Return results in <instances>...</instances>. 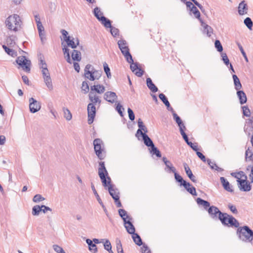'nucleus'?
I'll list each match as a JSON object with an SVG mask.
<instances>
[{
	"instance_id": "nucleus-1",
	"label": "nucleus",
	"mask_w": 253,
	"mask_h": 253,
	"mask_svg": "<svg viewBox=\"0 0 253 253\" xmlns=\"http://www.w3.org/2000/svg\"><path fill=\"white\" fill-rule=\"evenodd\" d=\"M99 167L98 168V175L101 180L103 185L105 187H108L109 194L113 198L114 201H117L119 199V192L117 189L114 188L113 186L110 184L111 178L110 177H106L108 173L105 167L104 162H99Z\"/></svg>"
},
{
	"instance_id": "nucleus-2",
	"label": "nucleus",
	"mask_w": 253,
	"mask_h": 253,
	"mask_svg": "<svg viewBox=\"0 0 253 253\" xmlns=\"http://www.w3.org/2000/svg\"><path fill=\"white\" fill-rule=\"evenodd\" d=\"M240 240L244 242H252L253 240V231L249 226L239 227L236 232Z\"/></svg>"
},
{
	"instance_id": "nucleus-3",
	"label": "nucleus",
	"mask_w": 253,
	"mask_h": 253,
	"mask_svg": "<svg viewBox=\"0 0 253 253\" xmlns=\"http://www.w3.org/2000/svg\"><path fill=\"white\" fill-rule=\"evenodd\" d=\"M84 77L90 81L99 80L102 75L101 70H97L89 64H87L84 69Z\"/></svg>"
},
{
	"instance_id": "nucleus-4",
	"label": "nucleus",
	"mask_w": 253,
	"mask_h": 253,
	"mask_svg": "<svg viewBox=\"0 0 253 253\" xmlns=\"http://www.w3.org/2000/svg\"><path fill=\"white\" fill-rule=\"evenodd\" d=\"M21 22L20 17L17 14H14L8 16L6 19L5 24L7 28L10 30L16 32L18 27L20 26Z\"/></svg>"
},
{
	"instance_id": "nucleus-5",
	"label": "nucleus",
	"mask_w": 253,
	"mask_h": 253,
	"mask_svg": "<svg viewBox=\"0 0 253 253\" xmlns=\"http://www.w3.org/2000/svg\"><path fill=\"white\" fill-rule=\"evenodd\" d=\"M235 177L237 178L238 187L241 191L247 192L251 190V185L247 180V176L243 174V171L239 172Z\"/></svg>"
},
{
	"instance_id": "nucleus-6",
	"label": "nucleus",
	"mask_w": 253,
	"mask_h": 253,
	"mask_svg": "<svg viewBox=\"0 0 253 253\" xmlns=\"http://www.w3.org/2000/svg\"><path fill=\"white\" fill-rule=\"evenodd\" d=\"M208 212L212 218L218 219L222 223H225V217L228 216L227 213H222L217 207L213 206L209 208Z\"/></svg>"
},
{
	"instance_id": "nucleus-7",
	"label": "nucleus",
	"mask_w": 253,
	"mask_h": 253,
	"mask_svg": "<svg viewBox=\"0 0 253 253\" xmlns=\"http://www.w3.org/2000/svg\"><path fill=\"white\" fill-rule=\"evenodd\" d=\"M94 151L100 160H103L106 156L103 141L99 138L95 139L93 141Z\"/></svg>"
},
{
	"instance_id": "nucleus-8",
	"label": "nucleus",
	"mask_w": 253,
	"mask_h": 253,
	"mask_svg": "<svg viewBox=\"0 0 253 253\" xmlns=\"http://www.w3.org/2000/svg\"><path fill=\"white\" fill-rule=\"evenodd\" d=\"M147 127H139L136 132V136L138 138L140 137H142L144 144L146 146L151 147L154 144L152 140L146 134L147 132Z\"/></svg>"
},
{
	"instance_id": "nucleus-9",
	"label": "nucleus",
	"mask_w": 253,
	"mask_h": 253,
	"mask_svg": "<svg viewBox=\"0 0 253 253\" xmlns=\"http://www.w3.org/2000/svg\"><path fill=\"white\" fill-rule=\"evenodd\" d=\"M16 62L25 71L30 72L31 61L27 59L26 56H20L18 57L16 60Z\"/></svg>"
},
{
	"instance_id": "nucleus-10",
	"label": "nucleus",
	"mask_w": 253,
	"mask_h": 253,
	"mask_svg": "<svg viewBox=\"0 0 253 253\" xmlns=\"http://www.w3.org/2000/svg\"><path fill=\"white\" fill-rule=\"evenodd\" d=\"M29 109L32 113L39 111L41 108V103L33 97L29 98Z\"/></svg>"
},
{
	"instance_id": "nucleus-11",
	"label": "nucleus",
	"mask_w": 253,
	"mask_h": 253,
	"mask_svg": "<svg viewBox=\"0 0 253 253\" xmlns=\"http://www.w3.org/2000/svg\"><path fill=\"white\" fill-rule=\"evenodd\" d=\"M88 124L91 125L94 120L96 114V108L93 103H89L87 105Z\"/></svg>"
},
{
	"instance_id": "nucleus-12",
	"label": "nucleus",
	"mask_w": 253,
	"mask_h": 253,
	"mask_svg": "<svg viewBox=\"0 0 253 253\" xmlns=\"http://www.w3.org/2000/svg\"><path fill=\"white\" fill-rule=\"evenodd\" d=\"M222 224L229 227H234L238 228L240 227V223L238 220L233 216L229 214L225 217V223Z\"/></svg>"
},
{
	"instance_id": "nucleus-13",
	"label": "nucleus",
	"mask_w": 253,
	"mask_h": 253,
	"mask_svg": "<svg viewBox=\"0 0 253 253\" xmlns=\"http://www.w3.org/2000/svg\"><path fill=\"white\" fill-rule=\"evenodd\" d=\"M104 99L108 102L113 103L116 102L117 96L115 92L109 91L104 94Z\"/></svg>"
},
{
	"instance_id": "nucleus-14",
	"label": "nucleus",
	"mask_w": 253,
	"mask_h": 253,
	"mask_svg": "<svg viewBox=\"0 0 253 253\" xmlns=\"http://www.w3.org/2000/svg\"><path fill=\"white\" fill-rule=\"evenodd\" d=\"M138 63L136 62L130 64V68L132 72L138 77H141L144 74V71L138 67Z\"/></svg>"
},
{
	"instance_id": "nucleus-15",
	"label": "nucleus",
	"mask_w": 253,
	"mask_h": 253,
	"mask_svg": "<svg viewBox=\"0 0 253 253\" xmlns=\"http://www.w3.org/2000/svg\"><path fill=\"white\" fill-rule=\"evenodd\" d=\"M248 6L245 0L242 1L238 6V13L240 15H243L248 13Z\"/></svg>"
},
{
	"instance_id": "nucleus-16",
	"label": "nucleus",
	"mask_w": 253,
	"mask_h": 253,
	"mask_svg": "<svg viewBox=\"0 0 253 253\" xmlns=\"http://www.w3.org/2000/svg\"><path fill=\"white\" fill-rule=\"evenodd\" d=\"M201 25L204 28L203 33L206 34L208 37H211L213 32L212 28L206 23H205L203 19H200Z\"/></svg>"
},
{
	"instance_id": "nucleus-17",
	"label": "nucleus",
	"mask_w": 253,
	"mask_h": 253,
	"mask_svg": "<svg viewBox=\"0 0 253 253\" xmlns=\"http://www.w3.org/2000/svg\"><path fill=\"white\" fill-rule=\"evenodd\" d=\"M237 95L239 99L240 103L242 105L247 102V98L246 93L243 90H237Z\"/></svg>"
},
{
	"instance_id": "nucleus-18",
	"label": "nucleus",
	"mask_w": 253,
	"mask_h": 253,
	"mask_svg": "<svg viewBox=\"0 0 253 253\" xmlns=\"http://www.w3.org/2000/svg\"><path fill=\"white\" fill-rule=\"evenodd\" d=\"M88 97L89 100L91 101L90 103H93L95 105L96 103H98L99 105L101 103V100L99 99L98 96L94 94V92L90 91L88 94Z\"/></svg>"
},
{
	"instance_id": "nucleus-19",
	"label": "nucleus",
	"mask_w": 253,
	"mask_h": 253,
	"mask_svg": "<svg viewBox=\"0 0 253 253\" xmlns=\"http://www.w3.org/2000/svg\"><path fill=\"white\" fill-rule=\"evenodd\" d=\"M90 90V91H95L98 93L101 94L105 91V88L104 85L98 84L91 86Z\"/></svg>"
},
{
	"instance_id": "nucleus-20",
	"label": "nucleus",
	"mask_w": 253,
	"mask_h": 253,
	"mask_svg": "<svg viewBox=\"0 0 253 253\" xmlns=\"http://www.w3.org/2000/svg\"><path fill=\"white\" fill-rule=\"evenodd\" d=\"M183 166L184 168L185 172L187 176H188V177L190 179L191 181H192L194 182H196L197 181L196 177L193 174L192 171L191 170L190 168L188 167L187 164L184 163L183 164Z\"/></svg>"
},
{
	"instance_id": "nucleus-21",
	"label": "nucleus",
	"mask_w": 253,
	"mask_h": 253,
	"mask_svg": "<svg viewBox=\"0 0 253 253\" xmlns=\"http://www.w3.org/2000/svg\"><path fill=\"white\" fill-rule=\"evenodd\" d=\"M146 84L149 89L153 92H156L158 90V87L153 83L152 80L150 78L146 79Z\"/></svg>"
},
{
	"instance_id": "nucleus-22",
	"label": "nucleus",
	"mask_w": 253,
	"mask_h": 253,
	"mask_svg": "<svg viewBox=\"0 0 253 253\" xmlns=\"http://www.w3.org/2000/svg\"><path fill=\"white\" fill-rule=\"evenodd\" d=\"M124 224L127 232L129 234H131L135 232V230L134 226L133 225L132 223L129 220H127V221L124 223Z\"/></svg>"
},
{
	"instance_id": "nucleus-23",
	"label": "nucleus",
	"mask_w": 253,
	"mask_h": 253,
	"mask_svg": "<svg viewBox=\"0 0 253 253\" xmlns=\"http://www.w3.org/2000/svg\"><path fill=\"white\" fill-rule=\"evenodd\" d=\"M99 21L101 22V24L106 28H110L112 27L111 21L104 16H101V19Z\"/></svg>"
},
{
	"instance_id": "nucleus-24",
	"label": "nucleus",
	"mask_w": 253,
	"mask_h": 253,
	"mask_svg": "<svg viewBox=\"0 0 253 253\" xmlns=\"http://www.w3.org/2000/svg\"><path fill=\"white\" fill-rule=\"evenodd\" d=\"M220 181L224 187V188L228 192H232L233 189L231 188L229 182L226 180L224 177L220 178Z\"/></svg>"
},
{
	"instance_id": "nucleus-25",
	"label": "nucleus",
	"mask_w": 253,
	"mask_h": 253,
	"mask_svg": "<svg viewBox=\"0 0 253 253\" xmlns=\"http://www.w3.org/2000/svg\"><path fill=\"white\" fill-rule=\"evenodd\" d=\"M232 78L235 89L236 90L240 89L242 88V85L239 79L235 74H233L232 75Z\"/></svg>"
},
{
	"instance_id": "nucleus-26",
	"label": "nucleus",
	"mask_w": 253,
	"mask_h": 253,
	"mask_svg": "<svg viewBox=\"0 0 253 253\" xmlns=\"http://www.w3.org/2000/svg\"><path fill=\"white\" fill-rule=\"evenodd\" d=\"M86 243L88 246L89 250L93 253H96L97 252V248L96 245L93 243L92 241L90 239H87L86 240Z\"/></svg>"
},
{
	"instance_id": "nucleus-27",
	"label": "nucleus",
	"mask_w": 253,
	"mask_h": 253,
	"mask_svg": "<svg viewBox=\"0 0 253 253\" xmlns=\"http://www.w3.org/2000/svg\"><path fill=\"white\" fill-rule=\"evenodd\" d=\"M2 48L4 50L5 52L8 54L9 55L14 57L17 56V52L15 51L14 50L10 48L9 47H7L5 45H2Z\"/></svg>"
},
{
	"instance_id": "nucleus-28",
	"label": "nucleus",
	"mask_w": 253,
	"mask_h": 253,
	"mask_svg": "<svg viewBox=\"0 0 253 253\" xmlns=\"http://www.w3.org/2000/svg\"><path fill=\"white\" fill-rule=\"evenodd\" d=\"M207 162L208 165L210 166V168L211 169H215V170L218 172H221L223 171V169L218 167L214 162H211V161L210 159H207Z\"/></svg>"
},
{
	"instance_id": "nucleus-29",
	"label": "nucleus",
	"mask_w": 253,
	"mask_h": 253,
	"mask_svg": "<svg viewBox=\"0 0 253 253\" xmlns=\"http://www.w3.org/2000/svg\"><path fill=\"white\" fill-rule=\"evenodd\" d=\"M72 58L74 61H81L82 59L81 52L77 50L74 49L72 53Z\"/></svg>"
},
{
	"instance_id": "nucleus-30",
	"label": "nucleus",
	"mask_w": 253,
	"mask_h": 253,
	"mask_svg": "<svg viewBox=\"0 0 253 253\" xmlns=\"http://www.w3.org/2000/svg\"><path fill=\"white\" fill-rule=\"evenodd\" d=\"M189 14L190 15H192V14H193L194 17L197 19H198L200 22V19H202L201 18L200 12L196 6H194L192 8H191V10H190V11Z\"/></svg>"
},
{
	"instance_id": "nucleus-31",
	"label": "nucleus",
	"mask_w": 253,
	"mask_h": 253,
	"mask_svg": "<svg viewBox=\"0 0 253 253\" xmlns=\"http://www.w3.org/2000/svg\"><path fill=\"white\" fill-rule=\"evenodd\" d=\"M131 235H132V238L133 239L134 242L136 245H137L139 246L142 245V240H141L140 236L138 234L134 232V233L131 234Z\"/></svg>"
},
{
	"instance_id": "nucleus-32",
	"label": "nucleus",
	"mask_w": 253,
	"mask_h": 253,
	"mask_svg": "<svg viewBox=\"0 0 253 253\" xmlns=\"http://www.w3.org/2000/svg\"><path fill=\"white\" fill-rule=\"evenodd\" d=\"M196 202L199 205L202 206L205 209H207L208 208L210 207V204L209 202L204 200L200 198H198L196 199Z\"/></svg>"
},
{
	"instance_id": "nucleus-33",
	"label": "nucleus",
	"mask_w": 253,
	"mask_h": 253,
	"mask_svg": "<svg viewBox=\"0 0 253 253\" xmlns=\"http://www.w3.org/2000/svg\"><path fill=\"white\" fill-rule=\"evenodd\" d=\"M118 44L119 48L120 49V50L121 51V52L122 51V50L125 51L126 50H129L128 46L127 45L126 46H122V44H127V42L125 40H119L118 42Z\"/></svg>"
},
{
	"instance_id": "nucleus-34",
	"label": "nucleus",
	"mask_w": 253,
	"mask_h": 253,
	"mask_svg": "<svg viewBox=\"0 0 253 253\" xmlns=\"http://www.w3.org/2000/svg\"><path fill=\"white\" fill-rule=\"evenodd\" d=\"M15 36H11L6 39V43L9 47H12L15 45Z\"/></svg>"
},
{
	"instance_id": "nucleus-35",
	"label": "nucleus",
	"mask_w": 253,
	"mask_h": 253,
	"mask_svg": "<svg viewBox=\"0 0 253 253\" xmlns=\"http://www.w3.org/2000/svg\"><path fill=\"white\" fill-rule=\"evenodd\" d=\"M44 82L47 86V87L48 88L49 90H52L53 89V85L51 82V79L50 78V75L48 76H46L43 78Z\"/></svg>"
},
{
	"instance_id": "nucleus-36",
	"label": "nucleus",
	"mask_w": 253,
	"mask_h": 253,
	"mask_svg": "<svg viewBox=\"0 0 253 253\" xmlns=\"http://www.w3.org/2000/svg\"><path fill=\"white\" fill-rule=\"evenodd\" d=\"M173 117L174 120L178 125V126H185L181 118H180L179 116H178V115L176 113H173Z\"/></svg>"
},
{
	"instance_id": "nucleus-37",
	"label": "nucleus",
	"mask_w": 253,
	"mask_h": 253,
	"mask_svg": "<svg viewBox=\"0 0 253 253\" xmlns=\"http://www.w3.org/2000/svg\"><path fill=\"white\" fill-rule=\"evenodd\" d=\"M93 13L94 16L98 19L99 21L101 19V16H103V13L100 11V8L98 7H96L93 9Z\"/></svg>"
},
{
	"instance_id": "nucleus-38",
	"label": "nucleus",
	"mask_w": 253,
	"mask_h": 253,
	"mask_svg": "<svg viewBox=\"0 0 253 253\" xmlns=\"http://www.w3.org/2000/svg\"><path fill=\"white\" fill-rule=\"evenodd\" d=\"M173 173L174 174L175 179L177 182L180 183L181 185L185 186L186 185V181L183 180L182 177L176 172V171Z\"/></svg>"
},
{
	"instance_id": "nucleus-39",
	"label": "nucleus",
	"mask_w": 253,
	"mask_h": 253,
	"mask_svg": "<svg viewBox=\"0 0 253 253\" xmlns=\"http://www.w3.org/2000/svg\"><path fill=\"white\" fill-rule=\"evenodd\" d=\"M244 23L249 30H252L253 26V22L250 17H247L244 19Z\"/></svg>"
},
{
	"instance_id": "nucleus-40",
	"label": "nucleus",
	"mask_w": 253,
	"mask_h": 253,
	"mask_svg": "<svg viewBox=\"0 0 253 253\" xmlns=\"http://www.w3.org/2000/svg\"><path fill=\"white\" fill-rule=\"evenodd\" d=\"M42 206L39 205L35 206L32 208V214L33 215H38L41 211H42Z\"/></svg>"
},
{
	"instance_id": "nucleus-41",
	"label": "nucleus",
	"mask_w": 253,
	"mask_h": 253,
	"mask_svg": "<svg viewBox=\"0 0 253 253\" xmlns=\"http://www.w3.org/2000/svg\"><path fill=\"white\" fill-rule=\"evenodd\" d=\"M74 39L73 38L72 39L70 38L67 39L65 42H66L67 46L69 47H71L72 48L75 49L76 48V45H75V42L74 41Z\"/></svg>"
},
{
	"instance_id": "nucleus-42",
	"label": "nucleus",
	"mask_w": 253,
	"mask_h": 253,
	"mask_svg": "<svg viewBox=\"0 0 253 253\" xmlns=\"http://www.w3.org/2000/svg\"><path fill=\"white\" fill-rule=\"evenodd\" d=\"M159 97L165 105H168V106L169 105V102L164 94L160 93L159 95Z\"/></svg>"
},
{
	"instance_id": "nucleus-43",
	"label": "nucleus",
	"mask_w": 253,
	"mask_h": 253,
	"mask_svg": "<svg viewBox=\"0 0 253 253\" xmlns=\"http://www.w3.org/2000/svg\"><path fill=\"white\" fill-rule=\"evenodd\" d=\"M237 45H238L242 54L243 55L244 59H245V60L247 61V62H248V58L247 57V56L246 55V52H245L244 49H243V46H242V45L239 42H236Z\"/></svg>"
},
{
	"instance_id": "nucleus-44",
	"label": "nucleus",
	"mask_w": 253,
	"mask_h": 253,
	"mask_svg": "<svg viewBox=\"0 0 253 253\" xmlns=\"http://www.w3.org/2000/svg\"><path fill=\"white\" fill-rule=\"evenodd\" d=\"M103 67H104V72L106 73L107 78L108 79L111 78V72H110V68L109 67L108 64L106 62H104L103 63Z\"/></svg>"
},
{
	"instance_id": "nucleus-45",
	"label": "nucleus",
	"mask_w": 253,
	"mask_h": 253,
	"mask_svg": "<svg viewBox=\"0 0 253 253\" xmlns=\"http://www.w3.org/2000/svg\"><path fill=\"white\" fill-rule=\"evenodd\" d=\"M89 85L86 81H84L82 83V90L84 94H86L89 91Z\"/></svg>"
},
{
	"instance_id": "nucleus-46",
	"label": "nucleus",
	"mask_w": 253,
	"mask_h": 253,
	"mask_svg": "<svg viewBox=\"0 0 253 253\" xmlns=\"http://www.w3.org/2000/svg\"><path fill=\"white\" fill-rule=\"evenodd\" d=\"M214 46L217 51L222 52L223 51V47L219 40H215L214 42Z\"/></svg>"
},
{
	"instance_id": "nucleus-47",
	"label": "nucleus",
	"mask_w": 253,
	"mask_h": 253,
	"mask_svg": "<svg viewBox=\"0 0 253 253\" xmlns=\"http://www.w3.org/2000/svg\"><path fill=\"white\" fill-rule=\"evenodd\" d=\"M101 241H105L104 243V249L107 251L111 250L112 246L109 240L108 239H102Z\"/></svg>"
},
{
	"instance_id": "nucleus-48",
	"label": "nucleus",
	"mask_w": 253,
	"mask_h": 253,
	"mask_svg": "<svg viewBox=\"0 0 253 253\" xmlns=\"http://www.w3.org/2000/svg\"><path fill=\"white\" fill-rule=\"evenodd\" d=\"M151 152L153 155H156L157 157H161V154L160 151L154 145H153V146L151 147Z\"/></svg>"
},
{
	"instance_id": "nucleus-49",
	"label": "nucleus",
	"mask_w": 253,
	"mask_h": 253,
	"mask_svg": "<svg viewBox=\"0 0 253 253\" xmlns=\"http://www.w3.org/2000/svg\"><path fill=\"white\" fill-rule=\"evenodd\" d=\"M110 31L111 35L114 37H116L119 35V30L112 26V27L110 28Z\"/></svg>"
},
{
	"instance_id": "nucleus-50",
	"label": "nucleus",
	"mask_w": 253,
	"mask_h": 253,
	"mask_svg": "<svg viewBox=\"0 0 253 253\" xmlns=\"http://www.w3.org/2000/svg\"><path fill=\"white\" fill-rule=\"evenodd\" d=\"M167 169H165V170L168 172H175L176 171V169L172 166L171 163L170 162V164L165 165Z\"/></svg>"
},
{
	"instance_id": "nucleus-51",
	"label": "nucleus",
	"mask_w": 253,
	"mask_h": 253,
	"mask_svg": "<svg viewBox=\"0 0 253 253\" xmlns=\"http://www.w3.org/2000/svg\"><path fill=\"white\" fill-rule=\"evenodd\" d=\"M243 115L246 117H250L251 115L250 110L247 106L242 107Z\"/></svg>"
},
{
	"instance_id": "nucleus-52",
	"label": "nucleus",
	"mask_w": 253,
	"mask_h": 253,
	"mask_svg": "<svg viewBox=\"0 0 253 253\" xmlns=\"http://www.w3.org/2000/svg\"><path fill=\"white\" fill-rule=\"evenodd\" d=\"M221 56L222 57V61L226 66H228L229 64H230L226 53L221 52Z\"/></svg>"
},
{
	"instance_id": "nucleus-53",
	"label": "nucleus",
	"mask_w": 253,
	"mask_h": 253,
	"mask_svg": "<svg viewBox=\"0 0 253 253\" xmlns=\"http://www.w3.org/2000/svg\"><path fill=\"white\" fill-rule=\"evenodd\" d=\"M53 249L57 253H66L63 248L57 245H53Z\"/></svg>"
},
{
	"instance_id": "nucleus-54",
	"label": "nucleus",
	"mask_w": 253,
	"mask_h": 253,
	"mask_svg": "<svg viewBox=\"0 0 253 253\" xmlns=\"http://www.w3.org/2000/svg\"><path fill=\"white\" fill-rule=\"evenodd\" d=\"M64 117L67 120H70L72 119V114L68 109H64Z\"/></svg>"
},
{
	"instance_id": "nucleus-55",
	"label": "nucleus",
	"mask_w": 253,
	"mask_h": 253,
	"mask_svg": "<svg viewBox=\"0 0 253 253\" xmlns=\"http://www.w3.org/2000/svg\"><path fill=\"white\" fill-rule=\"evenodd\" d=\"M179 128H180V132L181 135L182 136V137H183L184 140L185 141V142H187V141H189V140H188L187 135H186V134L185 132V130L186 127H179Z\"/></svg>"
},
{
	"instance_id": "nucleus-56",
	"label": "nucleus",
	"mask_w": 253,
	"mask_h": 253,
	"mask_svg": "<svg viewBox=\"0 0 253 253\" xmlns=\"http://www.w3.org/2000/svg\"><path fill=\"white\" fill-rule=\"evenodd\" d=\"M44 199H45L43 197H42V195H41L40 194H37L34 197L33 201L35 203H38L41 201H43Z\"/></svg>"
},
{
	"instance_id": "nucleus-57",
	"label": "nucleus",
	"mask_w": 253,
	"mask_h": 253,
	"mask_svg": "<svg viewBox=\"0 0 253 253\" xmlns=\"http://www.w3.org/2000/svg\"><path fill=\"white\" fill-rule=\"evenodd\" d=\"M116 110L118 112V113L120 114V115L121 117H124V114L123 112V110H124V108L123 107V106L120 104V103H118L116 106Z\"/></svg>"
},
{
	"instance_id": "nucleus-58",
	"label": "nucleus",
	"mask_w": 253,
	"mask_h": 253,
	"mask_svg": "<svg viewBox=\"0 0 253 253\" xmlns=\"http://www.w3.org/2000/svg\"><path fill=\"white\" fill-rule=\"evenodd\" d=\"M127 113L128 115V117L130 120L131 121H133L135 119V115L131 109L130 108H128L127 109Z\"/></svg>"
},
{
	"instance_id": "nucleus-59",
	"label": "nucleus",
	"mask_w": 253,
	"mask_h": 253,
	"mask_svg": "<svg viewBox=\"0 0 253 253\" xmlns=\"http://www.w3.org/2000/svg\"><path fill=\"white\" fill-rule=\"evenodd\" d=\"M91 187L92 190L93 191V192L97 199V201L98 202V203H100V202L102 201L101 199H100L99 195L98 194V193L95 188V187L93 184H91Z\"/></svg>"
},
{
	"instance_id": "nucleus-60",
	"label": "nucleus",
	"mask_w": 253,
	"mask_h": 253,
	"mask_svg": "<svg viewBox=\"0 0 253 253\" xmlns=\"http://www.w3.org/2000/svg\"><path fill=\"white\" fill-rule=\"evenodd\" d=\"M126 58V61L130 63V64H133V60L132 57V55H131L130 52L126 54V55L124 56Z\"/></svg>"
},
{
	"instance_id": "nucleus-61",
	"label": "nucleus",
	"mask_w": 253,
	"mask_h": 253,
	"mask_svg": "<svg viewBox=\"0 0 253 253\" xmlns=\"http://www.w3.org/2000/svg\"><path fill=\"white\" fill-rule=\"evenodd\" d=\"M60 32L63 37L65 41L67 40V39L70 38V36H68V33L66 30L64 29H62Z\"/></svg>"
},
{
	"instance_id": "nucleus-62",
	"label": "nucleus",
	"mask_w": 253,
	"mask_h": 253,
	"mask_svg": "<svg viewBox=\"0 0 253 253\" xmlns=\"http://www.w3.org/2000/svg\"><path fill=\"white\" fill-rule=\"evenodd\" d=\"M186 143L191 147V148L194 151H197L198 150V146L196 144H193L190 141H187Z\"/></svg>"
},
{
	"instance_id": "nucleus-63",
	"label": "nucleus",
	"mask_w": 253,
	"mask_h": 253,
	"mask_svg": "<svg viewBox=\"0 0 253 253\" xmlns=\"http://www.w3.org/2000/svg\"><path fill=\"white\" fill-rule=\"evenodd\" d=\"M196 154L197 155V156H198V157L201 159V160L204 162H206V161H207V160L206 159L205 156L202 153H201L200 152H199L198 151H196Z\"/></svg>"
},
{
	"instance_id": "nucleus-64",
	"label": "nucleus",
	"mask_w": 253,
	"mask_h": 253,
	"mask_svg": "<svg viewBox=\"0 0 253 253\" xmlns=\"http://www.w3.org/2000/svg\"><path fill=\"white\" fill-rule=\"evenodd\" d=\"M228 208L233 213L237 214L238 213V211L235 206L229 204Z\"/></svg>"
}]
</instances>
